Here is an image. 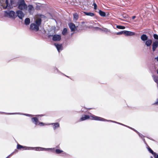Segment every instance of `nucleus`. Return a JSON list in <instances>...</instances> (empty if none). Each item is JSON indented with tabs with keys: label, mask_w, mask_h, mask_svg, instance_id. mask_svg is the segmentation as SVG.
<instances>
[{
	"label": "nucleus",
	"mask_w": 158,
	"mask_h": 158,
	"mask_svg": "<svg viewBox=\"0 0 158 158\" xmlns=\"http://www.w3.org/2000/svg\"><path fill=\"white\" fill-rule=\"evenodd\" d=\"M5 16L10 18H15L16 16L15 13L12 10H8L5 11Z\"/></svg>",
	"instance_id": "nucleus-6"
},
{
	"label": "nucleus",
	"mask_w": 158,
	"mask_h": 158,
	"mask_svg": "<svg viewBox=\"0 0 158 158\" xmlns=\"http://www.w3.org/2000/svg\"><path fill=\"white\" fill-rule=\"evenodd\" d=\"M152 44V40L151 39H148L146 40L145 44L147 47L150 46Z\"/></svg>",
	"instance_id": "nucleus-15"
},
{
	"label": "nucleus",
	"mask_w": 158,
	"mask_h": 158,
	"mask_svg": "<svg viewBox=\"0 0 158 158\" xmlns=\"http://www.w3.org/2000/svg\"><path fill=\"white\" fill-rule=\"evenodd\" d=\"M153 37L155 39L158 40V35L157 34H154L153 35Z\"/></svg>",
	"instance_id": "nucleus-27"
},
{
	"label": "nucleus",
	"mask_w": 158,
	"mask_h": 158,
	"mask_svg": "<svg viewBox=\"0 0 158 158\" xmlns=\"http://www.w3.org/2000/svg\"><path fill=\"white\" fill-rule=\"evenodd\" d=\"M55 45L56 47L59 52H60V51H61L62 49V46L61 44H55Z\"/></svg>",
	"instance_id": "nucleus-13"
},
{
	"label": "nucleus",
	"mask_w": 158,
	"mask_h": 158,
	"mask_svg": "<svg viewBox=\"0 0 158 158\" xmlns=\"http://www.w3.org/2000/svg\"><path fill=\"white\" fill-rule=\"evenodd\" d=\"M157 73H158V69L157 70Z\"/></svg>",
	"instance_id": "nucleus-35"
},
{
	"label": "nucleus",
	"mask_w": 158,
	"mask_h": 158,
	"mask_svg": "<svg viewBox=\"0 0 158 158\" xmlns=\"http://www.w3.org/2000/svg\"><path fill=\"white\" fill-rule=\"evenodd\" d=\"M16 14L17 16L20 19H22L24 16V14L21 10L17 11L16 12Z\"/></svg>",
	"instance_id": "nucleus-10"
},
{
	"label": "nucleus",
	"mask_w": 158,
	"mask_h": 158,
	"mask_svg": "<svg viewBox=\"0 0 158 158\" xmlns=\"http://www.w3.org/2000/svg\"><path fill=\"white\" fill-rule=\"evenodd\" d=\"M18 8L19 9L23 10H25L27 9V6L24 0L19 1Z\"/></svg>",
	"instance_id": "nucleus-5"
},
{
	"label": "nucleus",
	"mask_w": 158,
	"mask_h": 158,
	"mask_svg": "<svg viewBox=\"0 0 158 158\" xmlns=\"http://www.w3.org/2000/svg\"><path fill=\"white\" fill-rule=\"evenodd\" d=\"M122 34H124V31H122L120 32H118L116 33V34L118 35H120Z\"/></svg>",
	"instance_id": "nucleus-28"
},
{
	"label": "nucleus",
	"mask_w": 158,
	"mask_h": 158,
	"mask_svg": "<svg viewBox=\"0 0 158 158\" xmlns=\"http://www.w3.org/2000/svg\"><path fill=\"white\" fill-rule=\"evenodd\" d=\"M67 33V29L66 28L64 29L63 30L62 32V34L63 35H65Z\"/></svg>",
	"instance_id": "nucleus-23"
},
{
	"label": "nucleus",
	"mask_w": 158,
	"mask_h": 158,
	"mask_svg": "<svg viewBox=\"0 0 158 158\" xmlns=\"http://www.w3.org/2000/svg\"><path fill=\"white\" fill-rule=\"evenodd\" d=\"M32 120L33 123H34L36 125H39L40 126H44L45 124L42 122H39L38 119L36 118H32Z\"/></svg>",
	"instance_id": "nucleus-7"
},
{
	"label": "nucleus",
	"mask_w": 158,
	"mask_h": 158,
	"mask_svg": "<svg viewBox=\"0 0 158 158\" xmlns=\"http://www.w3.org/2000/svg\"><path fill=\"white\" fill-rule=\"evenodd\" d=\"M152 50L153 51H155L156 49L158 46V40H156L154 41L152 44Z\"/></svg>",
	"instance_id": "nucleus-11"
},
{
	"label": "nucleus",
	"mask_w": 158,
	"mask_h": 158,
	"mask_svg": "<svg viewBox=\"0 0 158 158\" xmlns=\"http://www.w3.org/2000/svg\"><path fill=\"white\" fill-rule=\"evenodd\" d=\"M116 27L117 28L119 29H125V27L124 26H119V25H118Z\"/></svg>",
	"instance_id": "nucleus-26"
},
{
	"label": "nucleus",
	"mask_w": 158,
	"mask_h": 158,
	"mask_svg": "<svg viewBox=\"0 0 158 158\" xmlns=\"http://www.w3.org/2000/svg\"><path fill=\"white\" fill-rule=\"evenodd\" d=\"M99 14L101 16L104 17L106 16V14L105 12L101 10L99 11Z\"/></svg>",
	"instance_id": "nucleus-22"
},
{
	"label": "nucleus",
	"mask_w": 158,
	"mask_h": 158,
	"mask_svg": "<svg viewBox=\"0 0 158 158\" xmlns=\"http://www.w3.org/2000/svg\"><path fill=\"white\" fill-rule=\"evenodd\" d=\"M27 147L26 146H23L22 145H21L19 144H18L17 145V148L18 149H20L21 148H24L25 150H26L25 149Z\"/></svg>",
	"instance_id": "nucleus-24"
},
{
	"label": "nucleus",
	"mask_w": 158,
	"mask_h": 158,
	"mask_svg": "<svg viewBox=\"0 0 158 158\" xmlns=\"http://www.w3.org/2000/svg\"><path fill=\"white\" fill-rule=\"evenodd\" d=\"M50 124L53 125V128L54 130L56 129L57 128H58L60 127V124L58 123H51Z\"/></svg>",
	"instance_id": "nucleus-16"
},
{
	"label": "nucleus",
	"mask_w": 158,
	"mask_h": 158,
	"mask_svg": "<svg viewBox=\"0 0 158 158\" xmlns=\"http://www.w3.org/2000/svg\"><path fill=\"white\" fill-rule=\"evenodd\" d=\"M78 18V15L77 13H75L73 15V19L74 20H77Z\"/></svg>",
	"instance_id": "nucleus-25"
},
{
	"label": "nucleus",
	"mask_w": 158,
	"mask_h": 158,
	"mask_svg": "<svg viewBox=\"0 0 158 158\" xmlns=\"http://www.w3.org/2000/svg\"><path fill=\"white\" fill-rule=\"evenodd\" d=\"M93 6H94V9L95 10H96L97 8V4L95 3H94L93 4Z\"/></svg>",
	"instance_id": "nucleus-30"
},
{
	"label": "nucleus",
	"mask_w": 158,
	"mask_h": 158,
	"mask_svg": "<svg viewBox=\"0 0 158 158\" xmlns=\"http://www.w3.org/2000/svg\"><path fill=\"white\" fill-rule=\"evenodd\" d=\"M90 118V119L91 120H98V121H107V120L106 119L101 118L100 117H98L94 115L93 114H91L90 116L87 115H83L82 116V117L80 119V121H82Z\"/></svg>",
	"instance_id": "nucleus-2"
},
{
	"label": "nucleus",
	"mask_w": 158,
	"mask_h": 158,
	"mask_svg": "<svg viewBox=\"0 0 158 158\" xmlns=\"http://www.w3.org/2000/svg\"><path fill=\"white\" fill-rule=\"evenodd\" d=\"M61 39V37L60 35L56 34L52 35V40L54 41H59Z\"/></svg>",
	"instance_id": "nucleus-8"
},
{
	"label": "nucleus",
	"mask_w": 158,
	"mask_h": 158,
	"mask_svg": "<svg viewBox=\"0 0 158 158\" xmlns=\"http://www.w3.org/2000/svg\"><path fill=\"white\" fill-rule=\"evenodd\" d=\"M26 150H34L37 151H49L50 150L52 151L54 149V148H41L40 147H27L25 149Z\"/></svg>",
	"instance_id": "nucleus-4"
},
{
	"label": "nucleus",
	"mask_w": 158,
	"mask_h": 158,
	"mask_svg": "<svg viewBox=\"0 0 158 158\" xmlns=\"http://www.w3.org/2000/svg\"><path fill=\"white\" fill-rule=\"evenodd\" d=\"M30 22V20L29 18H26L25 20V23L26 25L29 24Z\"/></svg>",
	"instance_id": "nucleus-20"
},
{
	"label": "nucleus",
	"mask_w": 158,
	"mask_h": 158,
	"mask_svg": "<svg viewBox=\"0 0 158 158\" xmlns=\"http://www.w3.org/2000/svg\"><path fill=\"white\" fill-rule=\"evenodd\" d=\"M84 13L86 15L89 16L91 17H93L94 16V14L92 12H84Z\"/></svg>",
	"instance_id": "nucleus-18"
},
{
	"label": "nucleus",
	"mask_w": 158,
	"mask_h": 158,
	"mask_svg": "<svg viewBox=\"0 0 158 158\" xmlns=\"http://www.w3.org/2000/svg\"><path fill=\"white\" fill-rule=\"evenodd\" d=\"M148 150L153 155H154V154H156V153L154 152L151 148H149L148 149Z\"/></svg>",
	"instance_id": "nucleus-29"
},
{
	"label": "nucleus",
	"mask_w": 158,
	"mask_h": 158,
	"mask_svg": "<svg viewBox=\"0 0 158 158\" xmlns=\"http://www.w3.org/2000/svg\"><path fill=\"white\" fill-rule=\"evenodd\" d=\"M69 26L71 31H74L77 29V27L75 26L74 24L72 23H69Z\"/></svg>",
	"instance_id": "nucleus-12"
},
{
	"label": "nucleus",
	"mask_w": 158,
	"mask_h": 158,
	"mask_svg": "<svg viewBox=\"0 0 158 158\" xmlns=\"http://www.w3.org/2000/svg\"><path fill=\"white\" fill-rule=\"evenodd\" d=\"M12 1L10 0H0V4L3 6L4 8H11L12 7Z\"/></svg>",
	"instance_id": "nucleus-3"
},
{
	"label": "nucleus",
	"mask_w": 158,
	"mask_h": 158,
	"mask_svg": "<svg viewBox=\"0 0 158 158\" xmlns=\"http://www.w3.org/2000/svg\"><path fill=\"white\" fill-rule=\"evenodd\" d=\"M26 115H27V116H28L29 115L28 114H26Z\"/></svg>",
	"instance_id": "nucleus-36"
},
{
	"label": "nucleus",
	"mask_w": 158,
	"mask_h": 158,
	"mask_svg": "<svg viewBox=\"0 0 158 158\" xmlns=\"http://www.w3.org/2000/svg\"><path fill=\"white\" fill-rule=\"evenodd\" d=\"M27 10L28 12L30 14H32L34 11V8L33 6L31 5H29L27 6V9L26 10Z\"/></svg>",
	"instance_id": "nucleus-9"
},
{
	"label": "nucleus",
	"mask_w": 158,
	"mask_h": 158,
	"mask_svg": "<svg viewBox=\"0 0 158 158\" xmlns=\"http://www.w3.org/2000/svg\"><path fill=\"white\" fill-rule=\"evenodd\" d=\"M36 8L37 9H39L40 8L39 7H38V6H36Z\"/></svg>",
	"instance_id": "nucleus-34"
},
{
	"label": "nucleus",
	"mask_w": 158,
	"mask_h": 158,
	"mask_svg": "<svg viewBox=\"0 0 158 158\" xmlns=\"http://www.w3.org/2000/svg\"><path fill=\"white\" fill-rule=\"evenodd\" d=\"M124 34L126 36H131L134 35L135 33L132 32L124 31Z\"/></svg>",
	"instance_id": "nucleus-14"
},
{
	"label": "nucleus",
	"mask_w": 158,
	"mask_h": 158,
	"mask_svg": "<svg viewBox=\"0 0 158 158\" xmlns=\"http://www.w3.org/2000/svg\"><path fill=\"white\" fill-rule=\"evenodd\" d=\"M154 156L155 158H158V155L156 153L154 154Z\"/></svg>",
	"instance_id": "nucleus-31"
},
{
	"label": "nucleus",
	"mask_w": 158,
	"mask_h": 158,
	"mask_svg": "<svg viewBox=\"0 0 158 158\" xmlns=\"http://www.w3.org/2000/svg\"><path fill=\"white\" fill-rule=\"evenodd\" d=\"M55 152L56 153L59 154L63 153V154H65V153L63 151L59 149H56L55 150Z\"/></svg>",
	"instance_id": "nucleus-19"
},
{
	"label": "nucleus",
	"mask_w": 158,
	"mask_h": 158,
	"mask_svg": "<svg viewBox=\"0 0 158 158\" xmlns=\"http://www.w3.org/2000/svg\"><path fill=\"white\" fill-rule=\"evenodd\" d=\"M157 103H158V102H157Z\"/></svg>",
	"instance_id": "nucleus-38"
},
{
	"label": "nucleus",
	"mask_w": 158,
	"mask_h": 158,
	"mask_svg": "<svg viewBox=\"0 0 158 158\" xmlns=\"http://www.w3.org/2000/svg\"><path fill=\"white\" fill-rule=\"evenodd\" d=\"M155 59H156L157 60V61H158V56Z\"/></svg>",
	"instance_id": "nucleus-33"
},
{
	"label": "nucleus",
	"mask_w": 158,
	"mask_h": 158,
	"mask_svg": "<svg viewBox=\"0 0 158 158\" xmlns=\"http://www.w3.org/2000/svg\"><path fill=\"white\" fill-rule=\"evenodd\" d=\"M135 18H136V16H133V17H132V19H135Z\"/></svg>",
	"instance_id": "nucleus-32"
},
{
	"label": "nucleus",
	"mask_w": 158,
	"mask_h": 158,
	"mask_svg": "<svg viewBox=\"0 0 158 158\" xmlns=\"http://www.w3.org/2000/svg\"><path fill=\"white\" fill-rule=\"evenodd\" d=\"M152 77L154 79V81L157 84L158 83V77L154 75H152Z\"/></svg>",
	"instance_id": "nucleus-21"
},
{
	"label": "nucleus",
	"mask_w": 158,
	"mask_h": 158,
	"mask_svg": "<svg viewBox=\"0 0 158 158\" xmlns=\"http://www.w3.org/2000/svg\"><path fill=\"white\" fill-rule=\"evenodd\" d=\"M45 17L44 15H40V18H38L35 20V23L31 24L30 25L31 28L36 31H38L39 30V27L41 23V19Z\"/></svg>",
	"instance_id": "nucleus-1"
},
{
	"label": "nucleus",
	"mask_w": 158,
	"mask_h": 158,
	"mask_svg": "<svg viewBox=\"0 0 158 158\" xmlns=\"http://www.w3.org/2000/svg\"><path fill=\"white\" fill-rule=\"evenodd\" d=\"M109 121H110V122H112V121H111V120H110Z\"/></svg>",
	"instance_id": "nucleus-37"
},
{
	"label": "nucleus",
	"mask_w": 158,
	"mask_h": 158,
	"mask_svg": "<svg viewBox=\"0 0 158 158\" xmlns=\"http://www.w3.org/2000/svg\"><path fill=\"white\" fill-rule=\"evenodd\" d=\"M148 37L145 34H143L141 36V40L143 41H145L148 40Z\"/></svg>",
	"instance_id": "nucleus-17"
}]
</instances>
